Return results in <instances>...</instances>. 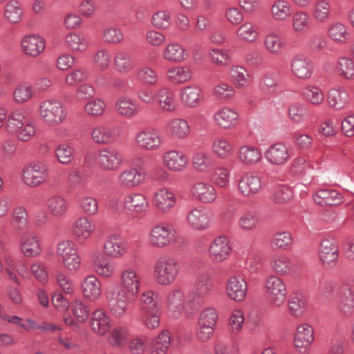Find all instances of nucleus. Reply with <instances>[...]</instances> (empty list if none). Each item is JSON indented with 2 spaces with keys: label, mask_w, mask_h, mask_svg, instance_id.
<instances>
[{
  "label": "nucleus",
  "mask_w": 354,
  "mask_h": 354,
  "mask_svg": "<svg viewBox=\"0 0 354 354\" xmlns=\"http://www.w3.org/2000/svg\"><path fill=\"white\" fill-rule=\"evenodd\" d=\"M183 271V262L177 257L164 254L154 261L153 277L158 284L167 286L173 284Z\"/></svg>",
  "instance_id": "1"
},
{
  "label": "nucleus",
  "mask_w": 354,
  "mask_h": 354,
  "mask_svg": "<svg viewBox=\"0 0 354 354\" xmlns=\"http://www.w3.org/2000/svg\"><path fill=\"white\" fill-rule=\"evenodd\" d=\"M178 232L168 222L154 224L148 234L149 244L155 248L164 249L174 245L178 241Z\"/></svg>",
  "instance_id": "2"
},
{
  "label": "nucleus",
  "mask_w": 354,
  "mask_h": 354,
  "mask_svg": "<svg viewBox=\"0 0 354 354\" xmlns=\"http://www.w3.org/2000/svg\"><path fill=\"white\" fill-rule=\"evenodd\" d=\"M138 297L126 292L119 286L109 288L106 292V301L111 314L115 318H122L129 312V306Z\"/></svg>",
  "instance_id": "3"
},
{
  "label": "nucleus",
  "mask_w": 354,
  "mask_h": 354,
  "mask_svg": "<svg viewBox=\"0 0 354 354\" xmlns=\"http://www.w3.org/2000/svg\"><path fill=\"white\" fill-rule=\"evenodd\" d=\"M38 111L42 121L51 127L62 123L67 115V111L62 102L55 99L41 102Z\"/></svg>",
  "instance_id": "4"
},
{
  "label": "nucleus",
  "mask_w": 354,
  "mask_h": 354,
  "mask_svg": "<svg viewBox=\"0 0 354 354\" xmlns=\"http://www.w3.org/2000/svg\"><path fill=\"white\" fill-rule=\"evenodd\" d=\"M57 254L64 268L71 272H76L81 266V257L76 244L70 240H63L57 247Z\"/></svg>",
  "instance_id": "5"
},
{
  "label": "nucleus",
  "mask_w": 354,
  "mask_h": 354,
  "mask_svg": "<svg viewBox=\"0 0 354 354\" xmlns=\"http://www.w3.org/2000/svg\"><path fill=\"white\" fill-rule=\"evenodd\" d=\"M264 288L273 306L279 307L284 304L288 291L286 284L281 278L274 274L268 277L264 281Z\"/></svg>",
  "instance_id": "6"
},
{
  "label": "nucleus",
  "mask_w": 354,
  "mask_h": 354,
  "mask_svg": "<svg viewBox=\"0 0 354 354\" xmlns=\"http://www.w3.org/2000/svg\"><path fill=\"white\" fill-rule=\"evenodd\" d=\"M189 193L194 201L203 204L212 203L218 197L215 187L208 182L201 180L192 183Z\"/></svg>",
  "instance_id": "7"
},
{
  "label": "nucleus",
  "mask_w": 354,
  "mask_h": 354,
  "mask_svg": "<svg viewBox=\"0 0 354 354\" xmlns=\"http://www.w3.org/2000/svg\"><path fill=\"white\" fill-rule=\"evenodd\" d=\"M135 142L137 146L146 151H156L160 149L164 140L160 133L155 129H144L135 135Z\"/></svg>",
  "instance_id": "8"
},
{
  "label": "nucleus",
  "mask_w": 354,
  "mask_h": 354,
  "mask_svg": "<svg viewBox=\"0 0 354 354\" xmlns=\"http://www.w3.org/2000/svg\"><path fill=\"white\" fill-rule=\"evenodd\" d=\"M123 209L131 214L147 213L149 210V202L141 192H130L125 194L122 200Z\"/></svg>",
  "instance_id": "9"
},
{
  "label": "nucleus",
  "mask_w": 354,
  "mask_h": 354,
  "mask_svg": "<svg viewBox=\"0 0 354 354\" xmlns=\"http://www.w3.org/2000/svg\"><path fill=\"white\" fill-rule=\"evenodd\" d=\"M97 162L104 171H116L123 163V155L115 148H104L99 151Z\"/></svg>",
  "instance_id": "10"
},
{
  "label": "nucleus",
  "mask_w": 354,
  "mask_h": 354,
  "mask_svg": "<svg viewBox=\"0 0 354 354\" xmlns=\"http://www.w3.org/2000/svg\"><path fill=\"white\" fill-rule=\"evenodd\" d=\"M48 176V167L41 162L32 163L22 171L23 182L29 187L43 184Z\"/></svg>",
  "instance_id": "11"
},
{
  "label": "nucleus",
  "mask_w": 354,
  "mask_h": 354,
  "mask_svg": "<svg viewBox=\"0 0 354 354\" xmlns=\"http://www.w3.org/2000/svg\"><path fill=\"white\" fill-rule=\"evenodd\" d=\"M232 250L229 237L225 234L216 236L209 247V256L212 261L221 263L227 260Z\"/></svg>",
  "instance_id": "12"
},
{
  "label": "nucleus",
  "mask_w": 354,
  "mask_h": 354,
  "mask_svg": "<svg viewBox=\"0 0 354 354\" xmlns=\"http://www.w3.org/2000/svg\"><path fill=\"white\" fill-rule=\"evenodd\" d=\"M186 221L190 228L201 232L211 227L212 215L206 208L195 207L188 212Z\"/></svg>",
  "instance_id": "13"
},
{
  "label": "nucleus",
  "mask_w": 354,
  "mask_h": 354,
  "mask_svg": "<svg viewBox=\"0 0 354 354\" xmlns=\"http://www.w3.org/2000/svg\"><path fill=\"white\" fill-rule=\"evenodd\" d=\"M120 134L121 127L118 125H97L91 132L92 140L103 145L114 143Z\"/></svg>",
  "instance_id": "14"
},
{
  "label": "nucleus",
  "mask_w": 354,
  "mask_h": 354,
  "mask_svg": "<svg viewBox=\"0 0 354 354\" xmlns=\"http://www.w3.org/2000/svg\"><path fill=\"white\" fill-rule=\"evenodd\" d=\"M337 308L344 316L354 314V288L351 284L344 283L339 286Z\"/></svg>",
  "instance_id": "15"
},
{
  "label": "nucleus",
  "mask_w": 354,
  "mask_h": 354,
  "mask_svg": "<svg viewBox=\"0 0 354 354\" xmlns=\"http://www.w3.org/2000/svg\"><path fill=\"white\" fill-rule=\"evenodd\" d=\"M239 192L245 197H252L263 189L261 177L254 172H246L238 182Z\"/></svg>",
  "instance_id": "16"
},
{
  "label": "nucleus",
  "mask_w": 354,
  "mask_h": 354,
  "mask_svg": "<svg viewBox=\"0 0 354 354\" xmlns=\"http://www.w3.org/2000/svg\"><path fill=\"white\" fill-rule=\"evenodd\" d=\"M292 74L298 79L308 80L314 73V66L311 60L304 54L295 55L290 61Z\"/></svg>",
  "instance_id": "17"
},
{
  "label": "nucleus",
  "mask_w": 354,
  "mask_h": 354,
  "mask_svg": "<svg viewBox=\"0 0 354 354\" xmlns=\"http://www.w3.org/2000/svg\"><path fill=\"white\" fill-rule=\"evenodd\" d=\"M212 119L217 127L224 130H229L237 126L239 114L236 109L225 106L216 110Z\"/></svg>",
  "instance_id": "18"
},
{
  "label": "nucleus",
  "mask_w": 354,
  "mask_h": 354,
  "mask_svg": "<svg viewBox=\"0 0 354 354\" xmlns=\"http://www.w3.org/2000/svg\"><path fill=\"white\" fill-rule=\"evenodd\" d=\"M152 201L158 210L162 213H169L175 206L177 198L171 189L162 187L154 192Z\"/></svg>",
  "instance_id": "19"
},
{
  "label": "nucleus",
  "mask_w": 354,
  "mask_h": 354,
  "mask_svg": "<svg viewBox=\"0 0 354 354\" xmlns=\"http://www.w3.org/2000/svg\"><path fill=\"white\" fill-rule=\"evenodd\" d=\"M264 156L271 165H284L290 158V149L284 143L277 142L270 145L265 151Z\"/></svg>",
  "instance_id": "20"
},
{
  "label": "nucleus",
  "mask_w": 354,
  "mask_h": 354,
  "mask_svg": "<svg viewBox=\"0 0 354 354\" xmlns=\"http://www.w3.org/2000/svg\"><path fill=\"white\" fill-rule=\"evenodd\" d=\"M120 283L121 290L136 297L138 296L141 286V277L135 268H127L122 270L120 275Z\"/></svg>",
  "instance_id": "21"
},
{
  "label": "nucleus",
  "mask_w": 354,
  "mask_h": 354,
  "mask_svg": "<svg viewBox=\"0 0 354 354\" xmlns=\"http://www.w3.org/2000/svg\"><path fill=\"white\" fill-rule=\"evenodd\" d=\"M319 259L325 267H333L339 258V249L333 239H325L319 245Z\"/></svg>",
  "instance_id": "22"
},
{
  "label": "nucleus",
  "mask_w": 354,
  "mask_h": 354,
  "mask_svg": "<svg viewBox=\"0 0 354 354\" xmlns=\"http://www.w3.org/2000/svg\"><path fill=\"white\" fill-rule=\"evenodd\" d=\"M144 176L136 168L129 167L120 171L117 176V183L120 188L131 189L144 182Z\"/></svg>",
  "instance_id": "23"
},
{
  "label": "nucleus",
  "mask_w": 354,
  "mask_h": 354,
  "mask_svg": "<svg viewBox=\"0 0 354 354\" xmlns=\"http://www.w3.org/2000/svg\"><path fill=\"white\" fill-rule=\"evenodd\" d=\"M314 330L308 324L297 326L294 337V346L301 353H305L314 341Z\"/></svg>",
  "instance_id": "24"
},
{
  "label": "nucleus",
  "mask_w": 354,
  "mask_h": 354,
  "mask_svg": "<svg viewBox=\"0 0 354 354\" xmlns=\"http://www.w3.org/2000/svg\"><path fill=\"white\" fill-rule=\"evenodd\" d=\"M90 326L93 333L104 336L111 329V318L102 308H97L91 313Z\"/></svg>",
  "instance_id": "25"
},
{
  "label": "nucleus",
  "mask_w": 354,
  "mask_h": 354,
  "mask_svg": "<svg viewBox=\"0 0 354 354\" xmlns=\"http://www.w3.org/2000/svg\"><path fill=\"white\" fill-rule=\"evenodd\" d=\"M158 107L163 111L174 112L178 109L176 95L173 88L164 86L156 91Z\"/></svg>",
  "instance_id": "26"
},
{
  "label": "nucleus",
  "mask_w": 354,
  "mask_h": 354,
  "mask_svg": "<svg viewBox=\"0 0 354 354\" xmlns=\"http://www.w3.org/2000/svg\"><path fill=\"white\" fill-rule=\"evenodd\" d=\"M127 250V243L119 236L110 234L105 239L103 251L106 256L118 259L124 255Z\"/></svg>",
  "instance_id": "27"
},
{
  "label": "nucleus",
  "mask_w": 354,
  "mask_h": 354,
  "mask_svg": "<svg viewBox=\"0 0 354 354\" xmlns=\"http://www.w3.org/2000/svg\"><path fill=\"white\" fill-rule=\"evenodd\" d=\"M165 166L172 171H182L188 165V158L181 151L169 150L162 156Z\"/></svg>",
  "instance_id": "28"
},
{
  "label": "nucleus",
  "mask_w": 354,
  "mask_h": 354,
  "mask_svg": "<svg viewBox=\"0 0 354 354\" xmlns=\"http://www.w3.org/2000/svg\"><path fill=\"white\" fill-rule=\"evenodd\" d=\"M180 98L186 107L196 108L203 100V91L196 84L188 85L180 89Z\"/></svg>",
  "instance_id": "29"
},
{
  "label": "nucleus",
  "mask_w": 354,
  "mask_h": 354,
  "mask_svg": "<svg viewBox=\"0 0 354 354\" xmlns=\"http://www.w3.org/2000/svg\"><path fill=\"white\" fill-rule=\"evenodd\" d=\"M248 286L245 279L241 277L233 276L227 283L226 292L228 297L235 301H243L247 293Z\"/></svg>",
  "instance_id": "30"
},
{
  "label": "nucleus",
  "mask_w": 354,
  "mask_h": 354,
  "mask_svg": "<svg viewBox=\"0 0 354 354\" xmlns=\"http://www.w3.org/2000/svg\"><path fill=\"white\" fill-rule=\"evenodd\" d=\"M95 230V225L86 216L77 218L72 226V234L79 242L87 240Z\"/></svg>",
  "instance_id": "31"
},
{
  "label": "nucleus",
  "mask_w": 354,
  "mask_h": 354,
  "mask_svg": "<svg viewBox=\"0 0 354 354\" xmlns=\"http://www.w3.org/2000/svg\"><path fill=\"white\" fill-rule=\"evenodd\" d=\"M237 159L244 165L252 167L261 160V153L259 148L252 145H244L237 150Z\"/></svg>",
  "instance_id": "32"
},
{
  "label": "nucleus",
  "mask_w": 354,
  "mask_h": 354,
  "mask_svg": "<svg viewBox=\"0 0 354 354\" xmlns=\"http://www.w3.org/2000/svg\"><path fill=\"white\" fill-rule=\"evenodd\" d=\"M45 41L38 35L25 36L21 39V48L24 53L29 56L37 57L45 49Z\"/></svg>",
  "instance_id": "33"
},
{
  "label": "nucleus",
  "mask_w": 354,
  "mask_h": 354,
  "mask_svg": "<svg viewBox=\"0 0 354 354\" xmlns=\"http://www.w3.org/2000/svg\"><path fill=\"white\" fill-rule=\"evenodd\" d=\"M114 108L117 113L127 118H131L139 113L138 104L131 97L122 95L115 101Z\"/></svg>",
  "instance_id": "34"
},
{
  "label": "nucleus",
  "mask_w": 354,
  "mask_h": 354,
  "mask_svg": "<svg viewBox=\"0 0 354 354\" xmlns=\"http://www.w3.org/2000/svg\"><path fill=\"white\" fill-rule=\"evenodd\" d=\"M81 288L84 298L90 301L97 300L102 295L101 283L94 275L86 277L82 283Z\"/></svg>",
  "instance_id": "35"
},
{
  "label": "nucleus",
  "mask_w": 354,
  "mask_h": 354,
  "mask_svg": "<svg viewBox=\"0 0 354 354\" xmlns=\"http://www.w3.org/2000/svg\"><path fill=\"white\" fill-rule=\"evenodd\" d=\"M165 129L174 139L183 140L190 133V126L187 121L179 118H175L168 121Z\"/></svg>",
  "instance_id": "36"
},
{
  "label": "nucleus",
  "mask_w": 354,
  "mask_h": 354,
  "mask_svg": "<svg viewBox=\"0 0 354 354\" xmlns=\"http://www.w3.org/2000/svg\"><path fill=\"white\" fill-rule=\"evenodd\" d=\"M327 101L330 106L340 110L348 104L350 96L344 88L335 86L328 91Z\"/></svg>",
  "instance_id": "37"
},
{
  "label": "nucleus",
  "mask_w": 354,
  "mask_h": 354,
  "mask_svg": "<svg viewBox=\"0 0 354 354\" xmlns=\"http://www.w3.org/2000/svg\"><path fill=\"white\" fill-rule=\"evenodd\" d=\"M166 306L169 311L178 316L185 311V295L179 288L169 291L167 296Z\"/></svg>",
  "instance_id": "38"
},
{
  "label": "nucleus",
  "mask_w": 354,
  "mask_h": 354,
  "mask_svg": "<svg viewBox=\"0 0 354 354\" xmlns=\"http://www.w3.org/2000/svg\"><path fill=\"white\" fill-rule=\"evenodd\" d=\"M93 268L98 275L105 279L113 277L117 272L116 262L104 257L95 259Z\"/></svg>",
  "instance_id": "39"
},
{
  "label": "nucleus",
  "mask_w": 354,
  "mask_h": 354,
  "mask_svg": "<svg viewBox=\"0 0 354 354\" xmlns=\"http://www.w3.org/2000/svg\"><path fill=\"white\" fill-rule=\"evenodd\" d=\"M315 202L321 206H333L342 202V195L335 189H320L317 191L313 196Z\"/></svg>",
  "instance_id": "40"
},
{
  "label": "nucleus",
  "mask_w": 354,
  "mask_h": 354,
  "mask_svg": "<svg viewBox=\"0 0 354 354\" xmlns=\"http://www.w3.org/2000/svg\"><path fill=\"white\" fill-rule=\"evenodd\" d=\"M331 4L327 0H317L311 8V15L313 19L317 23L324 24L328 22L330 18Z\"/></svg>",
  "instance_id": "41"
},
{
  "label": "nucleus",
  "mask_w": 354,
  "mask_h": 354,
  "mask_svg": "<svg viewBox=\"0 0 354 354\" xmlns=\"http://www.w3.org/2000/svg\"><path fill=\"white\" fill-rule=\"evenodd\" d=\"M162 57L167 62L180 63L187 59L188 53L180 44L173 42L165 47L162 51Z\"/></svg>",
  "instance_id": "42"
},
{
  "label": "nucleus",
  "mask_w": 354,
  "mask_h": 354,
  "mask_svg": "<svg viewBox=\"0 0 354 354\" xmlns=\"http://www.w3.org/2000/svg\"><path fill=\"white\" fill-rule=\"evenodd\" d=\"M113 66L118 73L127 74L134 68V62L129 52L119 50L114 55Z\"/></svg>",
  "instance_id": "43"
},
{
  "label": "nucleus",
  "mask_w": 354,
  "mask_h": 354,
  "mask_svg": "<svg viewBox=\"0 0 354 354\" xmlns=\"http://www.w3.org/2000/svg\"><path fill=\"white\" fill-rule=\"evenodd\" d=\"M211 150L218 158L223 160L232 154V145L227 138L217 136L212 141Z\"/></svg>",
  "instance_id": "44"
},
{
  "label": "nucleus",
  "mask_w": 354,
  "mask_h": 354,
  "mask_svg": "<svg viewBox=\"0 0 354 354\" xmlns=\"http://www.w3.org/2000/svg\"><path fill=\"white\" fill-rule=\"evenodd\" d=\"M25 122L26 120L24 110L22 109H15L7 117L5 129L8 133L12 134L17 132V130L22 127Z\"/></svg>",
  "instance_id": "45"
},
{
  "label": "nucleus",
  "mask_w": 354,
  "mask_h": 354,
  "mask_svg": "<svg viewBox=\"0 0 354 354\" xmlns=\"http://www.w3.org/2000/svg\"><path fill=\"white\" fill-rule=\"evenodd\" d=\"M47 206L50 214L55 218L64 217L69 208L67 200L59 196H53L49 198Z\"/></svg>",
  "instance_id": "46"
},
{
  "label": "nucleus",
  "mask_w": 354,
  "mask_h": 354,
  "mask_svg": "<svg viewBox=\"0 0 354 354\" xmlns=\"http://www.w3.org/2000/svg\"><path fill=\"white\" fill-rule=\"evenodd\" d=\"M292 29L298 33H304L310 28L311 20L309 14L304 10H297L291 18Z\"/></svg>",
  "instance_id": "47"
},
{
  "label": "nucleus",
  "mask_w": 354,
  "mask_h": 354,
  "mask_svg": "<svg viewBox=\"0 0 354 354\" xmlns=\"http://www.w3.org/2000/svg\"><path fill=\"white\" fill-rule=\"evenodd\" d=\"M291 12V5L286 0H276L270 8L272 17L279 21H284L289 19Z\"/></svg>",
  "instance_id": "48"
},
{
  "label": "nucleus",
  "mask_w": 354,
  "mask_h": 354,
  "mask_svg": "<svg viewBox=\"0 0 354 354\" xmlns=\"http://www.w3.org/2000/svg\"><path fill=\"white\" fill-rule=\"evenodd\" d=\"M328 35L334 42L338 44L346 43L349 37L348 28L341 22L331 24L328 28Z\"/></svg>",
  "instance_id": "49"
},
{
  "label": "nucleus",
  "mask_w": 354,
  "mask_h": 354,
  "mask_svg": "<svg viewBox=\"0 0 354 354\" xmlns=\"http://www.w3.org/2000/svg\"><path fill=\"white\" fill-rule=\"evenodd\" d=\"M192 72L187 66H174L167 72V79L173 84H184L192 78Z\"/></svg>",
  "instance_id": "50"
},
{
  "label": "nucleus",
  "mask_w": 354,
  "mask_h": 354,
  "mask_svg": "<svg viewBox=\"0 0 354 354\" xmlns=\"http://www.w3.org/2000/svg\"><path fill=\"white\" fill-rule=\"evenodd\" d=\"M263 45L266 50L273 55L281 54L284 48L282 38L275 32H270L264 37Z\"/></svg>",
  "instance_id": "51"
},
{
  "label": "nucleus",
  "mask_w": 354,
  "mask_h": 354,
  "mask_svg": "<svg viewBox=\"0 0 354 354\" xmlns=\"http://www.w3.org/2000/svg\"><path fill=\"white\" fill-rule=\"evenodd\" d=\"M205 297L193 289L190 290L187 297H185V313L192 315L197 312L202 306Z\"/></svg>",
  "instance_id": "52"
},
{
  "label": "nucleus",
  "mask_w": 354,
  "mask_h": 354,
  "mask_svg": "<svg viewBox=\"0 0 354 354\" xmlns=\"http://www.w3.org/2000/svg\"><path fill=\"white\" fill-rule=\"evenodd\" d=\"M22 8L17 0H9L4 8L3 16L7 21L16 24L21 21Z\"/></svg>",
  "instance_id": "53"
},
{
  "label": "nucleus",
  "mask_w": 354,
  "mask_h": 354,
  "mask_svg": "<svg viewBox=\"0 0 354 354\" xmlns=\"http://www.w3.org/2000/svg\"><path fill=\"white\" fill-rule=\"evenodd\" d=\"M236 35L241 41L254 42L258 37L259 32L257 25L251 21H245L236 30Z\"/></svg>",
  "instance_id": "54"
},
{
  "label": "nucleus",
  "mask_w": 354,
  "mask_h": 354,
  "mask_svg": "<svg viewBox=\"0 0 354 354\" xmlns=\"http://www.w3.org/2000/svg\"><path fill=\"white\" fill-rule=\"evenodd\" d=\"M301 95L304 100L314 105L321 104L324 100L322 89L314 85H307L302 88Z\"/></svg>",
  "instance_id": "55"
},
{
  "label": "nucleus",
  "mask_w": 354,
  "mask_h": 354,
  "mask_svg": "<svg viewBox=\"0 0 354 354\" xmlns=\"http://www.w3.org/2000/svg\"><path fill=\"white\" fill-rule=\"evenodd\" d=\"M28 213L23 206H17L10 214V224L17 231H21L28 226Z\"/></svg>",
  "instance_id": "56"
},
{
  "label": "nucleus",
  "mask_w": 354,
  "mask_h": 354,
  "mask_svg": "<svg viewBox=\"0 0 354 354\" xmlns=\"http://www.w3.org/2000/svg\"><path fill=\"white\" fill-rule=\"evenodd\" d=\"M270 266L273 272L280 276L287 275L292 270L290 259L284 255H277L270 261Z\"/></svg>",
  "instance_id": "57"
},
{
  "label": "nucleus",
  "mask_w": 354,
  "mask_h": 354,
  "mask_svg": "<svg viewBox=\"0 0 354 354\" xmlns=\"http://www.w3.org/2000/svg\"><path fill=\"white\" fill-rule=\"evenodd\" d=\"M158 294L152 291L143 292L140 297V311L147 312L159 310L158 306Z\"/></svg>",
  "instance_id": "58"
},
{
  "label": "nucleus",
  "mask_w": 354,
  "mask_h": 354,
  "mask_svg": "<svg viewBox=\"0 0 354 354\" xmlns=\"http://www.w3.org/2000/svg\"><path fill=\"white\" fill-rule=\"evenodd\" d=\"M65 42L68 48L74 51H85L89 43L83 35L77 33H70L66 36Z\"/></svg>",
  "instance_id": "59"
},
{
  "label": "nucleus",
  "mask_w": 354,
  "mask_h": 354,
  "mask_svg": "<svg viewBox=\"0 0 354 354\" xmlns=\"http://www.w3.org/2000/svg\"><path fill=\"white\" fill-rule=\"evenodd\" d=\"M192 165L196 171L206 172L211 169L213 160L207 153L198 151L192 157Z\"/></svg>",
  "instance_id": "60"
},
{
  "label": "nucleus",
  "mask_w": 354,
  "mask_h": 354,
  "mask_svg": "<svg viewBox=\"0 0 354 354\" xmlns=\"http://www.w3.org/2000/svg\"><path fill=\"white\" fill-rule=\"evenodd\" d=\"M308 113L306 105L302 102H294L288 108V117L295 123H301L305 121Z\"/></svg>",
  "instance_id": "61"
},
{
  "label": "nucleus",
  "mask_w": 354,
  "mask_h": 354,
  "mask_svg": "<svg viewBox=\"0 0 354 354\" xmlns=\"http://www.w3.org/2000/svg\"><path fill=\"white\" fill-rule=\"evenodd\" d=\"M21 252L27 257H35L41 252V248L35 236L27 237L21 245Z\"/></svg>",
  "instance_id": "62"
},
{
  "label": "nucleus",
  "mask_w": 354,
  "mask_h": 354,
  "mask_svg": "<svg viewBox=\"0 0 354 354\" xmlns=\"http://www.w3.org/2000/svg\"><path fill=\"white\" fill-rule=\"evenodd\" d=\"M129 337V330L124 326L115 327L108 339L111 345L114 347L122 348L127 342Z\"/></svg>",
  "instance_id": "63"
},
{
  "label": "nucleus",
  "mask_w": 354,
  "mask_h": 354,
  "mask_svg": "<svg viewBox=\"0 0 354 354\" xmlns=\"http://www.w3.org/2000/svg\"><path fill=\"white\" fill-rule=\"evenodd\" d=\"M259 222L257 214L254 211H248L243 213L239 220L238 226L243 231L249 232L257 228Z\"/></svg>",
  "instance_id": "64"
}]
</instances>
